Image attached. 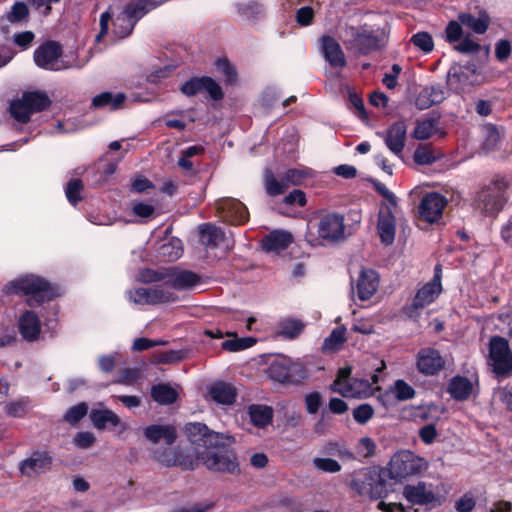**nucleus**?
I'll return each instance as SVG.
<instances>
[{
  "label": "nucleus",
  "mask_w": 512,
  "mask_h": 512,
  "mask_svg": "<svg viewBox=\"0 0 512 512\" xmlns=\"http://www.w3.org/2000/svg\"><path fill=\"white\" fill-rule=\"evenodd\" d=\"M185 433L195 446L196 458L184 455L180 450L174 452H155V458L164 466H180L182 469H194L198 461L209 470L235 473L238 463L235 454L220 445L221 437L202 423H188Z\"/></svg>",
  "instance_id": "obj_1"
},
{
  "label": "nucleus",
  "mask_w": 512,
  "mask_h": 512,
  "mask_svg": "<svg viewBox=\"0 0 512 512\" xmlns=\"http://www.w3.org/2000/svg\"><path fill=\"white\" fill-rule=\"evenodd\" d=\"M3 292L7 295L26 296V302L30 307L39 306L55 296L51 285L45 279L33 274L10 281L4 286Z\"/></svg>",
  "instance_id": "obj_2"
},
{
  "label": "nucleus",
  "mask_w": 512,
  "mask_h": 512,
  "mask_svg": "<svg viewBox=\"0 0 512 512\" xmlns=\"http://www.w3.org/2000/svg\"><path fill=\"white\" fill-rule=\"evenodd\" d=\"M428 468V461L411 450H400L390 459L388 472L391 479L402 480L421 474Z\"/></svg>",
  "instance_id": "obj_3"
},
{
  "label": "nucleus",
  "mask_w": 512,
  "mask_h": 512,
  "mask_svg": "<svg viewBox=\"0 0 512 512\" xmlns=\"http://www.w3.org/2000/svg\"><path fill=\"white\" fill-rule=\"evenodd\" d=\"M35 64L45 70L60 71L69 68H81L76 59L62 56L61 46L55 41H47L34 51Z\"/></svg>",
  "instance_id": "obj_4"
},
{
  "label": "nucleus",
  "mask_w": 512,
  "mask_h": 512,
  "mask_svg": "<svg viewBox=\"0 0 512 512\" xmlns=\"http://www.w3.org/2000/svg\"><path fill=\"white\" fill-rule=\"evenodd\" d=\"M344 43L351 49L361 54L379 49L386 40L385 32L381 29L368 31L365 28L359 30L353 26L344 29Z\"/></svg>",
  "instance_id": "obj_5"
},
{
  "label": "nucleus",
  "mask_w": 512,
  "mask_h": 512,
  "mask_svg": "<svg viewBox=\"0 0 512 512\" xmlns=\"http://www.w3.org/2000/svg\"><path fill=\"white\" fill-rule=\"evenodd\" d=\"M350 368H342L339 370L336 380L333 382L331 389L346 398H362L367 397L372 392V384L378 382V375H372V383L367 379H358L350 377Z\"/></svg>",
  "instance_id": "obj_6"
},
{
  "label": "nucleus",
  "mask_w": 512,
  "mask_h": 512,
  "mask_svg": "<svg viewBox=\"0 0 512 512\" xmlns=\"http://www.w3.org/2000/svg\"><path fill=\"white\" fill-rule=\"evenodd\" d=\"M154 7L146 0H138L128 5L112 21L111 34L115 39H123L131 34L136 22Z\"/></svg>",
  "instance_id": "obj_7"
},
{
  "label": "nucleus",
  "mask_w": 512,
  "mask_h": 512,
  "mask_svg": "<svg viewBox=\"0 0 512 512\" xmlns=\"http://www.w3.org/2000/svg\"><path fill=\"white\" fill-rule=\"evenodd\" d=\"M441 277V266L436 265L433 279L424 284L416 292L412 303L404 308V312L409 318L416 319L424 307L430 305L438 298L442 291Z\"/></svg>",
  "instance_id": "obj_8"
},
{
  "label": "nucleus",
  "mask_w": 512,
  "mask_h": 512,
  "mask_svg": "<svg viewBox=\"0 0 512 512\" xmlns=\"http://www.w3.org/2000/svg\"><path fill=\"white\" fill-rule=\"evenodd\" d=\"M318 238H314L311 234L306 235L307 241L315 246L320 240L333 243L344 238L345 223L344 216L336 212H327L319 216L317 223Z\"/></svg>",
  "instance_id": "obj_9"
},
{
  "label": "nucleus",
  "mask_w": 512,
  "mask_h": 512,
  "mask_svg": "<svg viewBox=\"0 0 512 512\" xmlns=\"http://www.w3.org/2000/svg\"><path fill=\"white\" fill-rule=\"evenodd\" d=\"M507 188L508 182L505 179L494 181L478 193L477 207L489 215L498 213L507 201Z\"/></svg>",
  "instance_id": "obj_10"
},
{
  "label": "nucleus",
  "mask_w": 512,
  "mask_h": 512,
  "mask_svg": "<svg viewBox=\"0 0 512 512\" xmlns=\"http://www.w3.org/2000/svg\"><path fill=\"white\" fill-rule=\"evenodd\" d=\"M50 100L46 94L40 92H26L21 98L10 104L11 115L19 122L29 121L31 114L47 108Z\"/></svg>",
  "instance_id": "obj_11"
},
{
  "label": "nucleus",
  "mask_w": 512,
  "mask_h": 512,
  "mask_svg": "<svg viewBox=\"0 0 512 512\" xmlns=\"http://www.w3.org/2000/svg\"><path fill=\"white\" fill-rule=\"evenodd\" d=\"M126 296L131 303L136 305L171 303L177 299L174 292L164 287H139L126 291Z\"/></svg>",
  "instance_id": "obj_12"
},
{
  "label": "nucleus",
  "mask_w": 512,
  "mask_h": 512,
  "mask_svg": "<svg viewBox=\"0 0 512 512\" xmlns=\"http://www.w3.org/2000/svg\"><path fill=\"white\" fill-rule=\"evenodd\" d=\"M489 360L497 375H506L512 371V352L505 338L499 336L491 338Z\"/></svg>",
  "instance_id": "obj_13"
},
{
  "label": "nucleus",
  "mask_w": 512,
  "mask_h": 512,
  "mask_svg": "<svg viewBox=\"0 0 512 512\" xmlns=\"http://www.w3.org/2000/svg\"><path fill=\"white\" fill-rule=\"evenodd\" d=\"M376 135L384 140L387 148L397 157H401L407 135V126L405 122L398 121L393 123L386 131H378Z\"/></svg>",
  "instance_id": "obj_14"
},
{
  "label": "nucleus",
  "mask_w": 512,
  "mask_h": 512,
  "mask_svg": "<svg viewBox=\"0 0 512 512\" xmlns=\"http://www.w3.org/2000/svg\"><path fill=\"white\" fill-rule=\"evenodd\" d=\"M446 205L447 200L443 195L437 192L428 193L419 204V215L424 221L435 223L441 219Z\"/></svg>",
  "instance_id": "obj_15"
},
{
  "label": "nucleus",
  "mask_w": 512,
  "mask_h": 512,
  "mask_svg": "<svg viewBox=\"0 0 512 512\" xmlns=\"http://www.w3.org/2000/svg\"><path fill=\"white\" fill-rule=\"evenodd\" d=\"M52 457L46 451H34L19 463V471L23 476L32 478L50 470Z\"/></svg>",
  "instance_id": "obj_16"
},
{
  "label": "nucleus",
  "mask_w": 512,
  "mask_h": 512,
  "mask_svg": "<svg viewBox=\"0 0 512 512\" xmlns=\"http://www.w3.org/2000/svg\"><path fill=\"white\" fill-rule=\"evenodd\" d=\"M397 211L398 206H380L378 213L377 231L381 242L385 245H390L394 242Z\"/></svg>",
  "instance_id": "obj_17"
},
{
  "label": "nucleus",
  "mask_w": 512,
  "mask_h": 512,
  "mask_svg": "<svg viewBox=\"0 0 512 512\" xmlns=\"http://www.w3.org/2000/svg\"><path fill=\"white\" fill-rule=\"evenodd\" d=\"M416 364L420 373L433 376L443 369L445 362L436 349L424 348L418 352Z\"/></svg>",
  "instance_id": "obj_18"
},
{
  "label": "nucleus",
  "mask_w": 512,
  "mask_h": 512,
  "mask_svg": "<svg viewBox=\"0 0 512 512\" xmlns=\"http://www.w3.org/2000/svg\"><path fill=\"white\" fill-rule=\"evenodd\" d=\"M217 205L221 217L231 224L240 225L248 220L246 207L236 199H223Z\"/></svg>",
  "instance_id": "obj_19"
},
{
  "label": "nucleus",
  "mask_w": 512,
  "mask_h": 512,
  "mask_svg": "<svg viewBox=\"0 0 512 512\" xmlns=\"http://www.w3.org/2000/svg\"><path fill=\"white\" fill-rule=\"evenodd\" d=\"M403 495L410 503L415 505H428L436 501L432 486L425 482L406 485L403 489Z\"/></svg>",
  "instance_id": "obj_20"
},
{
  "label": "nucleus",
  "mask_w": 512,
  "mask_h": 512,
  "mask_svg": "<svg viewBox=\"0 0 512 512\" xmlns=\"http://www.w3.org/2000/svg\"><path fill=\"white\" fill-rule=\"evenodd\" d=\"M321 49L325 60L335 68L346 66V58L339 43L331 36H323L320 39Z\"/></svg>",
  "instance_id": "obj_21"
},
{
  "label": "nucleus",
  "mask_w": 512,
  "mask_h": 512,
  "mask_svg": "<svg viewBox=\"0 0 512 512\" xmlns=\"http://www.w3.org/2000/svg\"><path fill=\"white\" fill-rule=\"evenodd\" d=\"M18 330L27 341H34L41 331V322L38 315L32 310H26L18 318Z\"/></svg>",
  "instance_id": "obj_22"
},
{
  "label": "nucleus",
  "mask_w": 512,
  "mask_h": 512,
  "mask_svg": "<svg viewBox=\"0 0 512 512\" xmlns=\"http://www.w3.org/2000/svg\"><path fill=\"white\" fill-rule=\"evenodd\" d=\"M379 288V275L372 269H363L357 280V295L362 301L369 300Z\"/></svg>",
  "instance_id": "obj_23"
},
{
  "label": "nucleus",
  "mask_w": 512,
  "mask_h": 512,
  "mask_svg": "<svg viewBox=\"0 0 512 512\" xmlns=\"http://www.w3.org/2000/svg\"><path fill=\"white\" fill-rule=\"evenodd\" d=\"M200 283V277L187 270H167L166 285L177 290H185L195 287Z\"/></svg>",
  "instance_id": "obj_24"
},
{
  "label": "nucleus",
  "mask_w": 512,
  "mask_h": 512,
  "mask_svg": "<svg viewBox=\"0 0 512 512\" xmlns=\"http://www.w3.org/2000/svg\"><path fill=\"white\" fill-rule=\"evenodd\" d=\"M293 242V235L286 231L276 229L271 231L262 240V247L268 252H280L286 249Z\"/></svg>",
  "instance_id": "obj_25"
},
{
  "label": "nucleus",
  "mask_w": 512,
  "mask_h": 512,
  "mask_svg": "<svg viewBox=\"0 0 512 512\" xmlns=\"http://www.w3.org/2000/svg\"><path fill=\"white\" fill-rule=\"evenodd\" d=\"M414 388L402 379L396 380L386 392L381 396V400L385 406L390 405V397L397 401H406L414 398Z\"/></svg>",
  "instance_id": "obj_26"
},
{
  "label": "nucleus",
  "mask_w": 512,
  "mask_h": 512,
  "mask_svg": "<svg viewBox=\"0 0 512 512\" xmlns=\"http://www.w3.org/2000/svg\"><path fill=\"white\" fill-rule=\"evenodd\" d=\"M209 396L213 401L223 405H230L235 402L236 388L225 382H216L209 387Z\"/></svg>",
  "instance_id": "obj_27"
},
{
  "label": "nucleus",
  "mask_w": 512,
  "mask_h": 512,
  "mask_svg": "<svg viewBox=\"0 0 512 512\" xmlns=\"http://www.w3.org/2000/svg\"><path fill=\"white\" fill-rule=\"evenodd\" d=\"M144 435L153 443H157L163 439L167 445H171L176 439L175 428L171 425L148 426L144 430Z\"/></svg>",
  "instance_id": "obj_28"
},
{
  "label": "nucleus",
  "mask_w": 512,
  "mask_h": 512,
  "mask_svg": "<svg viewBox=\"0 0 512 512\" xmlns=\"http://www.w3.org/2000/svg\"><path fill=\"white\" fill-rule=\"evenodd\" d=\"M358 492L371 499H379L387 492L386 483L379 476L369 477L358 487Z\"/></svg>",
  "instance_id": "obj_29"
},
{
  "label": "nucleus",
  "mask_w": 512,
  "mask_h": 512,
  "mask_svg": "<svg viewBox=\"0 0 512 512\" xmlns=\"http://www.w3.org/2000/svg\"><path fill=\"white\" fill-rule=\"evenodd\" d=\"M90 419L97 429L116 427L120 424L119 417L109 409H92Z\"/></svg>",
  "instance_id": "obj_30"
},
{
  "label": "nucleus",
  "mask_w": 512,
  "mask_h": 512,
  "mask_svg": "<svg viewBox=\"0 0 512 512\" xmlns=\"http://www.w3.org/2000/svg\"><path fill=\"white\" fill-rule=\"evenodd\" d=\"M458 20L462 25L477 34H484L489 25V17L485 12H481L478 17H475L470 13H460Z\"/></svg>",
  "instance_id": "obj_31"
},
{
  "label": "nucleus",
  "mask_w": 512,
  "mask_h": 512,
  "mask_svg": "<svg viewBox=\"0 0 512 512\" xmlns=\"http://www.w3.org/2000/svg\"><path fill=\"white\" fill-rule=\"evenodd\" d=\"M445 98L444 90L441 86L435 85L424 88L418 96L417 105L421 109L428 108L434 104L442 102Z\"/></svg>",
  "instance_id": "obj_32"
},
{
  "label": "nucleus",
  "mask_w": 512,
  "mask_h": 512,
  "mask_svg": "<svg viewBox=\"0 0 512 512\" xmlns=\"http://www.w3.org/2000/svg\"><path fill=\"white\" fill-rule=\"evenodd\" d=\"M450 395L456 400H466L472 393V383L462 376L451 379L448 387Z\"/></svg>",
  "instance_id": "obj_33"
},
{
  "label": "nucleus",
  "mask_w": 512,
  "mask_h": 512,
  "mask_svg": "<svg viewBox=\"0 0 512 512\" xmlns=\"http://www.w3.org/2000/svg\"><path fill=\"white\" fill-rule=\"evenodd\" d=\"M237 11L241 18L247 22H256L265 15L263 5L255 1L238 4Z\"/></svg>",
  "instance_id": "obj_34"
},
{
  "label": "nucleus",
  "mask_w": 512,
  "mask_h": 512,
  "mask_svg": "<svg viewBox=\"0 0 512 512\" xmlns=\"http://www.w3.org/2000/svg\"><path fill=\"white\" fill-rule=\"evenodd\" d=\"M200 242L206 246H217L224 239V232L213 224L199 226Z\"/></svg>",
  "instance_id": "obj_35"
},
{
  "label": "nucleus",
  "mask_w": 512,
  "mask_h": 512,
  "mask_svg": "<svg viewBox=\"0 0 512 512\" xmlns=\"http://www.w3.org/2000/svg\"><path fill=\"white\" fill-rule=\"evenodd\" d=\"M248 412L251 422L260 428L270 424L273 418L272 408L266 405L253 404L249 407Z\"/></svg>",
  "instance_id": "obj_36"
},
{
  "label": "nucleus",
  "mask_w": 512,
  "mask_h": 512,
  "mask_svg": "<svg viewBox=\"0 0 512 512\" xmlns=\"http://www.w3.org/2000/svg\"><path fill=\"white\" fill-rule=\"evenodd\" d=\"M124 100L125 95L123 93L103 92L93 98L92 104L94 107H108L110 110H116L122 106Z\"/></svg>",
  "instance_id": "obj_37"
},
{
  "label": "nucleus",
  "mask_w": 512,
  "mask_h": 512,
  "mask_svg": "<svg viewBox=\"0 0 512 512\" xmlns=\"http://www.w3.org/2000/svg\"><path fill=\"white\" fill-rule=\"evenodd\" d=\"M151 396L159 404L166 405L176 401L178 392L168 384H158L152 387Z\"/></svg>",
  "instance_id": "obj_38"
},
{
  "label": "nucleus",
  "mask_w": 512,
  "mask_h": 512,
  "mask_svg": "<svg viewBox=\"0 0 512 512\" xmlns=\"http://www.w3.org/2000/svg\"><path fill=\"white\" fill-rule=\"evenodd\" d=\"M303 328L304 324L301 321L287 318L279 322L276 333L284 338L293 339L302 333Z\"/></svg>",
  "instance_id": "obj_39"
},
{
  "label": "nucleus",
  "mask_w": 512,
  "mask_h": 512,
  "mask_svg": "<svg viewBox=\"0 0 512 512\" xmlns=\"http://www.w3.org/2000/svg\"><path fill=\"white\" fill-rule=\"evenodd\" d=\"M438 132L437 120L427 118L416 123L413 137L417 140H426Z\"/></svg>",
  "instance_id": "obj_40"
},
{
  "label": "nucleus",
  "mask_w": 512,
  "mask_h": 512,
  "mask_svg": "<svg viewBox=\"0 0 512 512\" xmlns=\"http://www.w3.org/2000/svg\"><path fill=\"white\" fill-rule=\"evenodd\" d=\"M158 252L168 261H175L183 254L182 243L179 239H170L159 247Z\"/></svg>",
  "instance_id": "obj_41"
},
{
  "label": "nucleus",
  "mask_w": 512,
  "mask_h": 512,
  "mask_svg": "<svg viewBox=\"0 0 512 512\" xmlns=\"http://www.w3.org/2000/svg\"><path fill=\"white\" fill-rule=\"evenodd\" d=\"M410 43L424 54H429L434 49V40L431 34L420 31L412 35Z\"/></svg>",
  "instance_id": "obj_42"
},
{
  "label": "nucleus",
  "mask_w": 512,
  "mask_h": 512,
  "mask_svg": "<svg viewBox=\"0 0 512 512\" xmlns=\"http://www.w3.org/2000/svg\"><path fill=\"white\" fill-rule=\"evenodd\" d=\"M484 130V142L483 147L487 151L496 149L502 139V133L493 124H487L483 128Z\"/></svg>",
  "instance_id": "obj_43"
},
{
  "label": "nucleus",
  "mask_w": 512,
  "mask_h": 512,
  "mask_svg": "<svg viewBox=\"0 0 512 512\" xmlns=\"http://www.w3.org/2000/svg\"><path fill=\"white\" fill-rule=\"evenodd\" d=\"M131 209L134 216L145 222L152 219L156 214V207L152 203L133 201L131 203Z\"/></svg>",
  "instance_id": "obj_44"
},
{
  "label": "nucleus",
  "mask_w": 512,
  "mask_h": 512,
  "mask_svg": "<svg viewBox=\"0 0 512 512\" xmlns=\"http://www.w3.org/2000/svg\"><path fill=\"white\" fill-rule=\"evenodd\" d=\"M345 332H346V330L343 327L335 328L331 332L329 337H327L324 340L322 349L324 351H336V350L340 349V347L343 345V343L346 340Z\"/></svg>",
  "instance_id": "obj_45"
},
{
  "label": "nucleus",
  "mask_w": 512,
  "mask_h": 512,
  "mask_svg": "<svg viewBox=\"0 0 512 512\" xmlns=\"http://www.w3.org/2000/svg\"><path fill=\"white\" fill-rule=\"evenodd\" d=\"M264 184L265 190L270 196L282 194L288 188L284 178L278 181L271 171L265 172Z\"/></svg>",
  "instance_id": "obj_46"
},
{
  "label": "nucleus",
  "mask_w": 512,
  "mask_h": 512,
  "mask_svg": "<svg viewBox=\"0 0 512 512\" xmlns=\"http://www.w3.org/2000/svg\"><path fill=\"white\" fill-rule=\"evenodd\" d=\"M269 375L272 379L280 383H287L291 381L290 367L283 362H273L269 366Z\"/></svg>",
  "instance_id": "obj_47"
},
{
  "label": "nucleus",
  "mask_w": 512,
  "mask_h": 512,
  "mask_svg": "<svg viewBox=\"0 0 512 512\" xmlns=\"http://www.w3.org/2000/svg\"><path fill=\"white\" fill-rule=\"evenodd\" d=\"M166 278H167V270L156 271V270H152V269H143L136 276V280L138 282H142V283L163 282L165 285H166Z\"/></svg>",
  "instance_id": "obj_48"
},
{
  "label": "nucleus",
  "mask_w": 512,
  "mask_h": 512,
  "mask_svg": "<svg viewBox=\"0 0 512 512\" xmlns=\"http://www.w3.org/2000/svg\"><path fill=\"white\" fill-rule=\"evenodd\" d=\"M256 340L252 337L234 338L225 340L222 348L227 351L236 352L247 349L255 344Z\"/></svg>",
  "instance_id": "obj_49"
},
{
  "label": "nucleus",
  "mask_w": 512,
  "mask_h": 512,
  "mask_svg": "<svg viewBox=\"0 0 512 512\" xmlns=\"http://www.w3.org/2000/svg\"><path fill=\"white\" fill-rule=\"evenodd\" d=\"M415 163L419 165H429L438 159L433 150L428 146H419L413 155Z\"/></svg>",
  "instance_id": "obj_50"
},
{
  "label": "nucleus",
  "mask_w": 512,
  "mask_h": 512,
  "mask_svg": "<svg viewBox=\"0 0 512 512\" xmlns=\"http://www.w3.org/2000/svg\"><path fill=\"white\" fill-rule=\"evenodd\" d=\"M354 420L361 425L366 424L374 416V409L370 404H361L353 409Z\"/></svg>",
  "instance_id": "obj_51"
},
{
  "label": "nucleus",
  "mask_w": 512,
  "mask_h": 512,
  "mask_svg": "<svg viewBox=\"0 0 512 512\" xmlns=\"http://www.w3.org/2000/svg\"><path fill=\"white\" fill-rule=\"evenodd\" d=\"M29 409V400L27 398H21L16 401L10 402L6 406V412L8 415L16 418L23 417Z\"/></svg>",
  "instance_id": "obj_52"
},
{
  "label": "nucleus",
  "mask_w": 512,
  "mask_h": 512,
  "mask_svg": "<svg viewBox=\"0 0 512 512\" xmlns=\"http://www.w3.org/2000/svg\"><path fill=\"white\" fill-rule=\"evenodd\" d=\"M216 70L222 74L225 81L233 83L236 80V71L233 65L225 58H219L215 62Z\"/></svg>",
  "instance_id": "obj_53"
},
{
  "label": "nucleus",
  "mask_w": 512,
  "mask_h": 512,
  "mask_svg": "<svg viewBox=\"0 0 512 512\" xmlns=\"http://www.w3.org/2000/svg\"><path fill=\"white\" fill-rule=\"evenodd\" d=\"M83 184L79 179H72L68 182L65 189L66 197L72 205H76L81 200Z\"/></svg>",
  "instance_id": "obj_54"
},
{
  "label": "nucleus",
  "mask_w": 512,
  "mask_h": 512,
  "mask_svg": "<svg viewBox=\"0 0 512 512\" xmlns=\"http://www.w3.org/2000/svg\"><path fill=\"white\" fill-rule=\"evenodd\" d=\"M202 93H207L212 99L220 100L223 92L220 85L210 77H201Z\"/></svg>",
  "instance_id": "obj_55"
},
{
  "label": "nucleus",
  "mask_w": 512,
  "mask_h": 512,
  "mask_svg": "<svg viewBox=\"0 0 512 512\" xmlns=\"http://www.w3.org/2000/svg\"><path fill=\"white\" fill-rule=\"evenodd\" d=\"M88 412V406L86 403L77 404L65 413L64 419L70 424H75L80 421Z\"/></svg>",
  "instance_id": "obj_56"
},
{
  "label": "nucleus",
  "mask_w": 512,
  "mask_h": 512,
  "mask_svg": "<svg viewBox=\"0 0 512 512\" xmlns=\"http://www.w3.org/2000/svg\"><path fill=\"white\" fill-rule=\"evenodd\" d=\"M308 176V171L305 169H289L285 172L283 178L287 187L290 185H300Z\"/></svg>",
  "instance_id": "obj_57"
},
{
  "label": "nucleus",
  "mask_w": 512,
  "mask_h": 512,
  "mask_svg": "<svg viewBox=\"0 0 512 512\" xmlns=\"http://www.w3.org/2000/svg\"><path fill=\"white\" fill-rule=\"evenodd\" d=\"M495 326L500 332L507 334L512 339V311L500 313L497 316Z\"/></svg>",
  "instance_id": "obj_58"
},
{
  "label": "nucleus",
  "mask_w": 512,
  "mask_h": 512,
  "mask_svg": "<svg viewBox=\"0 0 512 512\" xmlns=\"http://www.w3.org/2000/svg\"><path fill=\"white\" fill-rule=\"evenodd\" d=\"M476 505V499L471 492L463 494L455 502V509L457 512H471Z\"/></svg>",
  "instance_id": "obj_59"
},
{
  "label": "nucleus",
  "mask_w": 512,
  "mask_h": 512,
  "mask_svg": "<svg viewBox=\"0 0 512 512\" xmlns=\"http://www.w3.org/2000/svg\"><path fill=\"white\" fill-rule=\"evenodd\" d=\"M313 464L318 470L324 472L336 473L341 470L340 464L331 458H315Z\"/></svg>",
  "instance_id": "obj_60"
},
{
  "label": "nucleus",
  "mask_w": 512,
  "mask_h": 512,
  "mask_svg": "<svg viewBox=\"0 0 512 512\" xmlns=\"http://www.w3.org/2000/svg\"><path fill=\"white\" fill-rule=\"evenodd\" d=\"M28 15V7L23 2H16L11 11L7 15V19L11 23L19 22L23 20Z\"/></svg>",
  "instance_id": "obj_61"
},
{
  "label": "nucleus",
  "mask_w": 512,
  "mask_h": 512,
  "mask_svg": "<svg viewBox=\"0 0 512 512\" xmlns=\"http://www.w3.org/2000/svg\"><path fill=\"white\" fill-rule=\"evenodd\" d=\"M460 21H450L445 29V39L449 43L457 42L462 36V27Z\"/></svg>",
  "instance_id": "obj_62"
},
{
  "label": "nucleus",
  "mask_w": 512,
  "mask_h": 512,
  "mask_svg": "<svg viewBox=\"0 0 512 512\" xmlns=\"http://www.w3.org/2000/svg\"><path fill=\"white\" fill-rule=\"evenodd\" d=\"M455 50L462 54H473L480 50V44L470 37H465L455 45Z\"/></svg>",
  "instance_id": "obj_63"
},
{
  "label": "nucleus",
  "mask_w": 512,
  "mask_h": 512,
  "mask_svg": "<svg viewBox=\"0 0 512 512\" xmlns=\"http://www.w3.org/2000/svg\"><path fill=\"white\" fill-rule=\"evenodd\" d=\"M16 341V332L12 326L0 325V348L10 346Z\"/></svg>",
  "instance_id": "obj_64"
}]
</instances>
